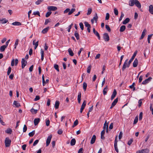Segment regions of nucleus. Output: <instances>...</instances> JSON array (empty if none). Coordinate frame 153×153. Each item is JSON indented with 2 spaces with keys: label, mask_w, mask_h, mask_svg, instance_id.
Instances as JSON below:
<instances>
[{
  "label": "nucleus",
  "mask_w": 153,
  "mask_h": 153,
  "mask_svg": "<svg viewBox=\"0 0 153 153\" xmlns=\"http://www.w3.org/2000/svg\"><path fill=\"white\" fill-rule=\"evenodd\" d=\"M131 63H129V61L128 62V59H126L123 65V68H122V70L123 71L124 70L126 67H129Z\"/></svg>",
  "instance_id": "1"
},
{
  "label": "nucleus",
  "mask_w": 153,
  "mask_h": 153,
  "mask_svg": "<svg viewBox=\"0 0 153 153\" xmlns=\"http://www.w3.org/2000/svg\"><path fill=\"white\" fill-rule=\"evenodd\" d=\"M5 144L6 147H9L10 145L11 140L8 137H6L5 140Z\"/></svg>",
  "instance_id": "2"
},
{
  "label": "nucleus",
  "mask_w": 153,
  "mask_h": 153,
  "mask_svg": "<svg viewBox=\"0 0 153 153\" xmlns=\"http://www.w3.org/2000/svg\"><path fill=\"white\" fill-rule=\"evenodd\" d=\"M103 37L105 42H108L109 40V37L107 33H105L103 35Z\"/></svg>",
  "instance_id": "3"
},
{
  "label": "nucleus",
  "mask_w": 153,
  "mask_h": 153,
  "mask_svg": "<svg viewBox=\"0 0 153 153\" xmlns=\"http://www.w3.org/2000/svg\"><path fill=\"white\" fill-rule=\"evenodd\" d=\"M52 137V135L51 134L48 137L46 141V145L47 146H48L49 145Z\"/></svg>",
  "instance_id": "4"
},
{
  "label": "nucleus",
  "mask_w": 153,
  "mask_h": 153,
  "mask_svg": "<svg viewBox=\"0 0 153 153\" xmlns=\"http://www.w3.org/2000/svg\"><path fill=\"white\" fill-rule=\"evenodd\" d=\"M149 150L148 149H142L141 150L137 151L136 153H148L149 152Z\"/></svg>",
  "instance_id": "5"
},
{
  "label": "nucleus",
  "mask_w": 153,
  "mask_h": 153,
  "mask_svg": "<svg viewBox=\"0 0 153 153\" xmlns=\"http://www.w3.org/2000/svg\"><path fill=\"white\" fill-rule=\"evenodd\" d=\"M21 63L22 68H24L25 66L26 65L27 62L23 58L22 59Z\"/></svg>",
  "instance_id": "6"
},
{
  "label": "nucleus",
  "mask_w": 153,
  "mask_h": 153,
  "mask_svg": "<svg viewBox=\"0 0 153 153\" xmlns=\"http://www.w3.org/2000/svg\"><path fill=\"white\" fill-rule=\"evenodd\" d=\"M48 9L49 11H55L57 9L56 7L53 6H49L48 7Z\"/></svg>",
  "instance_id": "7"
},
{
  "label": "nucleus",
  "mask_w": 153,
  "mask_h": 153,
  "mask_svg": "<svg viewBox=\"0 0 153 153\" xmlns=\"http://www.w3.org/2000/svg\"><path fill=\"white\" fill-rule=\"evenodd\" d=\"M98 19V16H97V13H95V15L92 19H91V22L92 24L94 23V21H95L96 22H97V19Z\"/></svg>",
  "instance_id": "8"
},
{
  "label": "nucleus",
  "mask_w": 153,
  "mask_h": 153,
  "mask_svg": "<svg viewBox=\"0 0 153 153\" xmlns=\"http://www.w3.org/2000/svg\"><path fill=\"white\" fill-rule=\"evenodd\" d=\"M152 79V78L151 77H149L148 78L146 79L143 82L142 84L143 85H146L149 83Z\"/></svg>",
  "instance_id": "9"
},
{
  "label": "nucleus",
  "mask_w": 153,
  "mask_h": 153,
  "mask_svg": "<svg viewBox=\"0 0 153 153\" xmlns=\"http://www.w3.org/2000/svg\"><path fill=\"white\" fill-rule=\"evenodd\" d=\"M118 101V98H116L112 102L111 104V105L110 107V108H112L113 107L117 104V102Z\"/></svg>",
  "instance_id": "10"
},
{
  "label": "nucleus",
  "mask_w": 153,
  "mask_h": 153,
  "mask_svg": "<svg viewBox=\"0 0 153 153\" xmlns=\"http://www.w3.org/2000/svg\"><path fill=\"white\" fill-rule=\"evenodd\" d=\"M137 53V51H136L133 54V56H132L131 58L130 59L129 61V63H131V62L133 61L134 59V58L135 56H136Z\"/></svg>",
  "instance_id": "11"
},
{
  "label": "nucleus",
  "mask_w": 153,
  "mask_h": 153,
  "mask_svg": "<svg viewBox=\"0 0 153 153\" xmlns=\"http://www.w3.org/2000/svg\"><path fill=\"white\" fill-rule=\"evenodd\" d=\"M106 122H107V121L106 120L105 122V123L104 124L103 129L104 130H105V128H106V132H108V125L109 122H108V123H107Z\"/></svg>",
  "instance_id": "12"
},
{
  "label": "nucleus",
  "mask_w": 153,
  "mask_h": 153,
  "mask_svg": "<svg viewBox=\"0 0 153 153\" xmlns=\"http://www.w3.org/2000/svg\"><path fill=\"white\" fill-rule=\"evenodd\" d=\"M117 94V91L116 89H114L113 92L111 96V99L112 100L115 97Z\"/></svg>",
  "instance_id": "13"
},
{
  "label": "nucleus",
  "mask_w": 153,
  "mask_h": 153,
  "mask_svg": "<svg viewBox=\"0 0 153 153\" xmlns=\"http://www.w3.org/2000/svg\"><path fill=\"white\" fill-rule=\"evenodd\" d=\"M134 4L138 8H140L141 7L140 3L137 0H135Z\"/></svg>",
  "instance_id": "14"
},
{
  "label": "nucleus",
  "mask_w": 153,
  "mask_h": 153,
  "mask_svg": "<svg viewBox=\"0 0 153 153\" xmlns=\"http://www.w3.org/2000/svg\"><path fill=\"white\" fill-rule=\"evenodd\" d=\"M96 139V136L95 135H94L91 138L90 143L91 144H93L94 143Z\"/></svg>",
  "instance_id": "15"
},
{
  "label": "nucleus",
  "mask_w": 153,
  "mask_h": 153,
  "mask_svg": "<svg viewBox=\"0 0 153 153\" xmlns=\"http://www.w3.org/2000/svg\"><path fill=\"white\" fill-rule=\"evenodd\" d=\"M146 31H147V30L146 29H144L143 30V31L142 32L141 36L140 38V39H141L144 38V36L146 34L145 33L146 32Z\"/></svg>",
  "instance_id": "16"
},
{
  "label": "nucleus",
  "mask_w": 153,
  "mask_h": 153,
  "mask_svg": "<svg viewBox=\"0 0 153 153\" xmlns=\"http://www.w3.org/2000/svg\"><path fill=\"white\" fill-rule=\"evenodd\" d=\"M40 119L39 118L35 119L34 120V125L35 126L37 125L40 122Z\"/></svg>",
  "instance_id": "17"
},
{
  "label": "nucleus",
  "mask_w": 153,
  "mask_h": 153,
  "mask_svg": "<svg viewBox=\"0 0 153 153\" xmlns=\"http://www.w3.org/2000/svg\"><path fill=\"white\" fill-rule=\"evenodd\" d=\"M138 63V60L136 58L133 63V66L134 67H136L137 66Z\"/></svg>",
  "instance_id": "18"
},
{
  "label": "nucleus",
  "mask_w": 153,
  "mask_h": 153,
  "mask_svg": "<svg viewBox=\"0 0 153 153\" xmlns=\"http://www.w3.org/2000/svg\"><path fill=\"white\" fill-rule=\"evenodd\" d=\"M81 97V93L80 92H79L78 93L77 96V100L78 102L79 103H80Z\"/></svg>",
  "instance_id": "19"
},
{
  "label": "nucleus",
  "mask_w": 153,
  "mask_h": 153,
  "mask_svg": "<svg viewBox=\"0 0 153 153\" xmlns=\"http://www.w3.org/2000/svg\"><path fill=\"white\" fill-rule=\"evenodd\" d=\"M135 0H129V5L131 6L134 5Z\"/></svg>",
  "instance_id": "20"
},
{
  "label": "nucleus",
  "mask_w": 153,
  "mask_h": 153,
  "mask_svg": "<svg viewBox=\"0 0 153 153\" xmlns=\"http://www.w3.org/2000/svg\"><path fill=\"white\" fill-rule=\"evenodd\" d=\"M149 11L151 14H153V7L152 5L149 6Z\"/></svg>",
  "instance_id": "21"
},
{
  "label": "nucleus",
  "mask_w": 153,
  "mask_h": 153,
  "mask_svg": "<svg viewBox=\"0 0 153 153\" xmlns=\"http://www.w3.org/2000/svg\"><path fill=\"white\" fill-rule=\"evenodd\" d=\"M105 132V130H103L101 132V139H104L105 138L104 137V134Z\"/></svg>",
  "instance_id": "22"
},
{
  "label": "nucleus",
  "mask_w": 153,
  "mask_h": 153,
  "mask_svg": "<svg viewBox=\"0 0 153 153\" xmlns=\"http://www.w3.org/2000/svg\"><path fill=\"white\" fill-rule=\"evenodd\" d=\"M7 47L5 45H3L2 46H1L0 48V51L1 52H3L4 51L5 48Z\"/></svg>",
  "instance_id": "23"
},
{
  "label": "nucleus",
  "mask_w": 153,
  "mask_h": 153,
  "mask_svg": "<svg viewBox=\"0 0 153 153\" xmlns=\"http://www.w3.org/2000/svg\"><path fill=\"white\" fill-rule=\"evenodd\" d=\"M13 103L16 107H19L20 106V103L16 101H14Z\"/></svg>",
  "instance_id": "24"
},
{
  "label": "nucleus",
  "mask_w": 153,
  "mask_h": 153,
  "mask_svg": "<svg viewBox=\"0 0 153 153\" xmlns=\"http://www.w3.org/2000/svg\"><path fill=\"white\" fill-rule=\"evenodd\" d=\"M76 141L74 138L72 139L71 141V144L72 146L74 145L75 144Z\"/></svg>",
  "instance_id": "25"
},
{
  "label": "nucleus",
  "mask_w": 153,
  "mask_h": 153,
  "mask_svg": "<svg viewBox=\"0 0 153 153\" xmlns=\"http://www.w3.org/2000/svg\"><path fill=\"white\" fill-rule=\"evenodd\" d=\"M59 104V102L58 101H56L55 102V107L56 109H57L58 108Z\"/></svg>",
  "instance_id": "26"
},
{
  "label": "nucleus",
  "mask_w": 153,
  "mask_h": 153,
  "mask_svg": "<svg viewBox=\"0 0 153 153\" xmlns=\"http://www.w3.org/2000/svg\"><path fill=\"white\" fill-rule=\"evenodd\" d=\"M130 21V19L129 18H126V19L123 21V24L124 25H125L128 23Z\"/></svg>",
  "instance_id": "27"
},
{
  "label": "nucleus",
  "mask_w": 153,
  "mask_h": 153,
  "mask_svg": "<svg viewBox=\"0 0 153 153\" xmlns=\"http://www.w3.org/2000/svg\"><path fill=\"white\" fill-rule=\"evenodd\" d=\"M108 91V86H106L103 90V94L104 95H105L106 94L107 91Z\"/></svg>",
  "instance_id": "28"
},
{
  "label": "nucleus",
  "mask_w": 153,
  "mask_h": 153,
  "mask_svg": "<svg viewBox=\"0 0 153 153\" xmlns=\"http://www.w3.org/2000/svg\"><path fill=\"white\" fill-rule=\"evenodd\" d=\"M125 25H122L120 27V32H123L125 30Z\"/></svg>",
  "instance_id": "29"
},
{
  "label": "nucleus",
  "mask_w": 153,
  "mask_h": 153,
  "mask_svg": "<svg viewBox=\"0 0 153 153\" xmlns=\"http://www.w3.org/2000/svg\"><path fill=\"white\" fill-rule=\"evenodd\" d=\"M135 85V83L134 82H133L132 85L129 86V88H133V91H134L135 90V88L134 87Z\"/></svg>",
  "instance_id": "30"
},
{
  "label": "nucleus",
  "mask_w": 153,
  "mask_h": 153,
  "mask_svg": "<svg viewBox=\"0 0 153 153\" xmlns=\"http://www.w3.org/2000/svg\"><path fill=\"white\" fill-rule=\"evenodd\" d=\"M12 25H17L19 26L21 25V24L20 22H14L12 23Z\"/></svg>",
  "instance_id": "31"
},
{
  "label": "nucleus",
  "mask_w": 153,
  "mask_h": 153,
  "mask_svg": "<svg viewBox=\"0 0 153 153\" xmlns=\"http://www.w3.org/2000/svg\"><path fill=\"white\" fill-rule=\"evenodd\" d=\"M68 51L69 55L71 56H73L74 55V53L71 48H69L68 50Z\"/></svg>",
  "instance_id": "32"
},
{
  "label": "nucleus",
  "mask_w": 153,
  "mask_h": 153,
  "mask_svg": "<svg viewBox=\"0 0 153 153\" xmlns=\"http://www.w3.org/2000/svg\"><path fill=\"white\" fill-rule=\"evenodd\" d=\"M8 22V20L6 19L5 18H4L1 19L0 22L2 24L6 23Z\"/></svg>",
  "instance_id": "33"
},
{
  "label": "nucleus",
  "mask_w": 153,
  "mask_h": 153,
  "mask_svg": "<svg viewBox=\"0 0 153 153\" xmlns=\"http://www.w3.org/2000/svg\"><path fill=\"white\" fill-rule=\"evenodd\" d=\"M86 101L85 100H84L81 105V108H82L84 109L86 106Z\"/></svg>",
  "instance_id": "34"
},
{
  "label": "nucleus",
  "mask_w": 153,
  "mask_h": 153,
  "mask_svg": "<svg viewBox=\"0 0 153 153\" xmlns=\"http://www.w3.org/2000/svg\"><path fill=\"white\" fill-rule=\"evenodd\" d=\"M49 29V27H47L44 28L42 31V33H45L48 31Z\"/></svg>",
  "instance_id": "35"
},
{
  "label": "nucleus",
  "mask_w": 153,
  "mask_h": 153,
  "mask_svg": "<svg viewBox=\"0 0 153 153\" xmlns=\"http://www.w3.org/2000/svg\"><path fill=\"white\" fill-rule=\"evenodd\" d=\"M74 36L77 40L79 39V33L77 32L76 31H75Z\"/></svg>",
  "instance_id": "36"
},
{
  "label": "nucleus",
  "mask_w": 153,
  "mask_h": 153,
  "mask_svg": "<svg viewBox=\"0 0 153 153\" xmlns=\"http://www.w3.org/2000/svg\"><path fill=\"white\" fill-rule=\"evenodd\" d=\"M38 110L36 109H34L33 108H32L30 110V111L33 114H36L37 113Z\"/></svg>",
  "instance_id": "37"
},
{
  "label": "nucleus",
  "mask_w": 153,
  "mask_h": 153,
  "mask_svg": "<svg viewBox=\"0 0 153 153\" xmlns=\"http://www.w3.org/2000/svg\"><path fill=\"white\" fill-rule=\"evenodd\" d=\"M41 59L42 61L44 59V51L42 49L41 50Z\"/></svg>",
  "instance_id": "38"
},
{
  "label": "nucleus",
  "mask_w": 153,
  "mask_h": 153,
  "mask_svg": "<svg viewBox=\"0 0 153 153\" xmlns=\"http://www.w3.org/2000/svg\"><path fill=\"white\" fill-rule=\"evenodd\" d=\"M12 132V130L10 128H8L5 131V132L8 134H11Z\"/></svg>",
  "instance_id": "39"
},
{
  "label": "nucleus",
  "mask_w": 153,
  "mask_h": 153,
  "mask_svg": "<svg viewBox=\"0 0 153 153\" xmlns=\"http://www.w3.org/2000/svg\"><path fill=\"white\" fill-rule=\"evenodd\" d=\"M153 35V34H151L149 35L148 36V38H147V40L148 42V43H150V39L151 38L152 36Z\"/></svg>",
  "instance_id": "40"
},
{
  "label": "nucleus",
  "mask_w": 153,
  "mask_h": 153,
  "mask_svg": "<svg viewBox=\"0 0 153 153\" xmlns=\"http://www.w3.org/2000/svg\"><path fill=\"white\" fill-rule=\"evenodd\" d=\"M75 10V8H72L71 10H70L69 12L68 13V15H70L72 14L73 12H74Z\"/></svg>",
  "instance_id": "41"
},
{
  "label": "nucleus",
  "mask_w": 153,
  "mask_h": 153,
  "mask_svg": "<svg viewBox=\"0 0 153 153\" xmlns=\"http://www.w3.org/2000/svg\"><path fill=\"white\" fill-rule=\"evenodd\" d=\"M87 87V84L85 82H84L83 83V88L84 91H85L86 90V88Z\"/></svg>",
  "instance_id": "42"
},
{
  "label": "nucleus",
  "mask_w": 153,
  "mask_h": 153,
  "mask_svg": "<svg viewBox=\"0 0 153 153\" xmlns=\"http://www.w3.org/2000/svg\"><path fill=\"white\" fill-rule=\"evenodd\" d=\"M54 68L57 71H58V72L59 71V66H58V65L56 64H54Z\"/></svg>",
  "instance_id": "43"
},
{
  "label": "nucleus",
  "mask_w": 153,
  "mask_h": 153,
  "mask_svg": "<svg viewBox=\"0 0 153 153\" xmlns=\"http://www.w3.org/2000/svg\"><path fill=\"white\" fill-rule=\"evenodd\" d=\"M19 41V40L18 39H17L16 40V41L15 42V44H14V46H15L14 48L15 49L16 48V47L17 46L18 44Z\"/></svg>",
  "instance_id": "44"
},
{
  "label": "nucleus",
  "mask_w": 153,
  "mask_h": 153,
  "mask_svg": "<svg viewBox=\"0 0 153 153\" xmlns=\"http://www.w3.org/2000/svg\"><path fill=\"white\" fill-rule=\"evenodd\" d=\"M92 12V9L91 8H89L88 9V12L87 13V15H89Z\"/></svg>",
  "instance_id": "45"
},
{
  "label": "nucleus",
  "mask_w": 153,
  "mask_h": 153,
  "mask_svg": "<svg viewBox=\"0 0 153 153\" xmlns=\"http://www.w3.org/2000/svg\"><path fill=\"white\" fill-rule=\"evenodd\" d=\"M35 41L36 40H34L33 41V45H35L36 47H37L38 45L39 41H38L36 43H35Z\"/></svg>",
  "instance_id": "46"
},
{
  "label": "nucleus",
  "mask_w": 153,
  "mask_h": 153,
  "mask_svg": "<svg viewBox=\"0 0 153 153\" xmlns=\"http://www.w3.org/2000/svg\"><path fill=\"white\" fill-rule=\"evenodd\" d=\"M35 134V131H33L32 132L29 133V135L30 137H31L33 136Z\"/></svg>",
  "instance_id": "47"
},
{
  "label": "nucleus",
  "mask_w": 153,
  "mask_h": 153,
  "mask_svg": "<svg viewBox=\"0 0 153 153\" xmlns=\"http://www.w3.org/2000/svg\"><path fill=\"white\" fill-rule=\"evenodd\" d=\"M85 25L86 27H91V26L87 22H84Z\"/></svg>",
  "instance_id": "48"
},
{
  "label": "nucleus",
  "mask_w": 153,
  "mask_h": 153,
  "mask_svg": "<svg viewBox=\"0 0 153 153\" xmlns=\"http://www.w3.org/2000/svg\"><path fill=\"white\" fill-rule=\"evenodd\" d=\"M43 1V0H38L35 2V4L36 5H39Z\"/></svg>",
  "instance_id": "49"
},
{
  "label": "nucleus",
  "mask_w": 153,
  "mask_h": 153,
  "mask_svg": "<svg viewBox=\"0 0 153 153\" xmlns=\"http://www.w3.org/2000/svg\"><path fill=\"white\" fill-rule=\"evenodd\" d=\"M142 99H140L138 101V106L139 108H140L141 107V105L142 104Z\"/></svg>",
  "instance_id": "50"
},
{
  "label": "nucleus",
  "mask_w": 153,
  "mask_h": 153,
  "mask_svg": "<svg viewBox=\"0 0 153 153\" xmlns=\"http://www.w3.org/2000/svg\"><path fill=\"white\" fill-rule=\"evenodd\" d=\"M78 120H76L74 122V125L73 126V127H74L75 126L77 125L78 124Z\"/></svg>",
  "instance_id": "51"
},
{
  "label": "nucleus",
  "mask_w": 153,
  "mask_h": 153,
  "mask_svg": "<svg viewBox=\"0 0 153 153\" xmlns=\"http://www.w3.org/2000/svg\"><path fill=\"white\" fill-rule=\"evenodd\" d=\"M79 25L81 29L83 30L84 29V26L83 23L82 22H80L79 24Z\"/></svg>",
  "instance_id": "52"
},
{
  "label": "nucleus",
  "mask_w": 153,
  "mask_h": 153,
  "mask_svg": "<svg viewBox=\"0 0 153 153\" xmlns=\"http://www.w3.org/2000/svg\"><path fill=\"white\" fill-rule=\"evenodd\" d=\"M91 65H90L88 67L87 69V72L88 73H90V71L91 70Z\"/></svg>",
  "instance_id": "53"
},
{
  "label": "nucleus",
  "mask_w": 153,
  "mask_h": 153,
  "mask_svg": "<svg viewBox=\"0 0 153 153\" xmlns=\"http://www.w3.org/2000/svg\"><path fill=\"white\" fill-rule=\"evenodd\" d=\"M50 121L49 119H47L46 120V125L47 126H48L50 124Z\"/></svg>",
  "instance_id": "54"
},
{
  "label": "nucleus",
  "mask_w": 153,
  "mask_h": 153,
  "mask_svg": "<svg viewBox=\"0 0 153 153\" xmlns=\"http://www.w3.org/2000/svg\"><path fill=\"white\" fill-rule=\"evenodd\" d=\"M133 141V139L132 138L128 142V145L130 146L132 143Z\"/></svg>",
  "instance_id": "55"
},
{
  "label": "nucleus",
  "mask_w": 153,
  "mask_h": 153,
  "mask_svg": "<svg viewBox=\"0 0 153 153\" xmlns=\"http://www.w3.org/2000/svg\"><path fill=\"white\" fill-rule=\"evenodd\" d=\"M105 28H106V29H107V30L109 32H110L111 31V29L110 28L109 25H105Z\"/></svg>",
  "instance_id": "56"
},
{
  "label": "nucleus",
  "mask_w": 153,
  "mask_h": 153,
  "mask_svg": "<svg viewBox=\"0 0 153 153\" xmlns=\"http://www.w3.org/2000/svg\"><path fill=\"white\" fill-rule=\"evenodd\" d=\"M138 117H136L134 119V122L133 123V124H136L138 122Z\"/></svg>",
  "instance_id": "57"
},
{
  "label": "nucleus",
  "mask_w": 153,
  "mask_h": 153,
  "mask_svg": "<svg viewBox=\"0 0 153 153\" xmlns=\"http://www.w3.org/2000/svg\"><path fill=\"white\" fill-rule=\"evenodd\" d=\"M42 84L43 86L45 84V80L44 75H43L42 76Z\"/></svg>",
  "instance_id": "58"
},
{
  "label": "nucleus",
  "mask_w": 153,
  "mask_h": 153,
  "mask_svg": "<svg viewBox=\"0 0 153 153\" xmlns=\"http://www.w3.org/2000/svg\"><path fill=\"white\" fill-rule=\"evenodd\" d=\"M51 13V12L50 11L46 13L45 16L46 17H48Z\"/></svg>",
  "instance_id": "59"
},
{
  "label": "nucleus",
  "mask_w": 153,
  "mask_h": 153,
  "mask_svg": "<svg viewBox=\"0 0 153 153\" xmlns=\"http://www.w3.org/2000/svg\"><path fill=\"white\" fill-rule=\"evenodd\" d=\"M109 14L108 13H106L105 19L106 20H108L109 19Z\"/></svg>",
  "instance_id": "60"
},
{
  "label": "nucleus",
  "mask_w": 153,
  "mask_h": 153,
  "mask_svg": "<svg viewBox=\"0 0 153 153\" xmlns=\"http://www.w3.org/2000/svg\"><path fill=\"white\" fill-rule=\"evenodd\" d=\"M114 13L116 15H118V11L116 8H114Z\"/></svg>",
  "instance_id": "61"
},
{
  "label": "nucleus",
  "mask_w": 153,
  "mask_h": 153,
  "mask_svg": "<svg viewBox=\"0 0 153 153\" xmlns=\"http://www.w3.org/2000/svg\"><path fill=\"white\" fill-rule=\"evenodd\" d=\"M11 70V68L10 67H9L8 69V70L7 72V75H9L10 74Z\"/></svg>",
  "instance_id": "62"
},
{
  "label": "nucleus",
  "mask_w": 153,
  "mask_h": 153,
  "mask_svg": "<svg viewBox=\"0 0 153 153\" xmlns=\"http://www.w3.org/2000/svg\"><path fill=\"white\" fill-rule=\"evenodd\" d=\"M124 14L122 12L121 16L120 17L119 19V21H121L122 20V18L124 17Z\"/></svg>",
  "instance_id": "63"
},
{
  "label": "nucleus",
  "mask_w": 153,
  "mask_h": 153,
  "mask_svg": "<svg viewBox=\"0 0 153 153\" xmlns=\"http://www.w3.org/2000/svg\"><path fill=\"white\" fill-rule=\"evenodd\" d=\"M114 147L115 150L118 153L119 152V150L117 148V145H114Z\"/></svg>",
  "instance_id": "64"
}]
</instances>
